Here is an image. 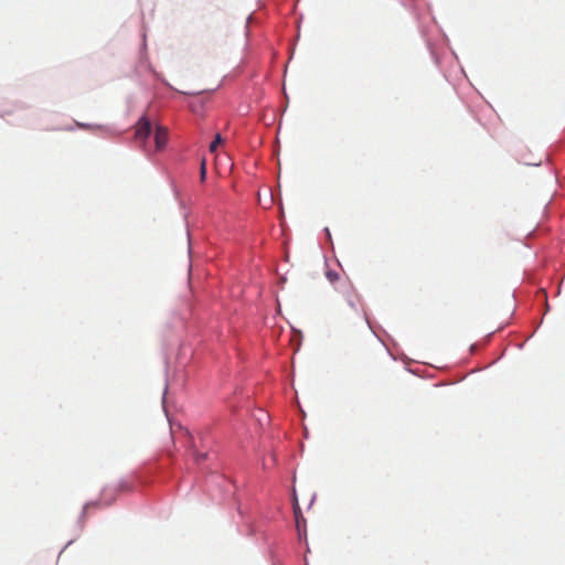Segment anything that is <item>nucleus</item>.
Segmentation results:
<instances>
[{
    "instance_id": "nucleus-4",
    "label": "nucleus",
    "mask_w": 565,
    "mask_h": 565,
    "mask_svg": "<svg viewBox=\"0 0 565 565\" xmlns=\"http://www.w3.org/2000/svg\"><path fill=\"white\" fill-rule=\"evenodd\" d=\"M192 448H193L192 455H193V457H194L196 462H201V461L206 459L207 454L206 452H200L199 450H196L194 443L192 444Z\"/></svg>"
},
{
    "instance_id": "nucleus-2",
    "label": "nucleus",
    "mask_w": 565,
    "mask_h": 565,
    "mask_svg": "<svg viewBox=\"0 0 565 565\" xmlns=\"http://www.w3.org/2000/svg\"><path fill=\"white\" fill-rule=\"evenodd\" d=\"M151 134V124L150 121L142 117L139 119V121L136 125V139L139 141H145Z\"/></svg>"
},
{
    "instance_id": "nucleus-1",
    "label": "nucleus",
    "mask_w": 565,
    "mask_h": 565,
    "mask_svg": "<svg viewBox=\"0 0 565 565\" xmlns=\"http://www.w3.org/2000/svg\"><path fill=\"white\" fill-rule=\"evenodd\" d=\"M326 276L331 284L339 282L337 288L347 294L348 305L352 308H355L360 301L351 282L347 278H341V276L334 270H328Z\"/></svg>"
},
{
    "instance_id": "nucleus-6",
    "label": "nucleus",
    "mask_w": 565,
    "mask_h": 565,
    "mask_svg": "<svg viewBox=\"0 0 565 565\" xmlns=\"http://www.w3.org/2000/svg\"><path fill=\"white\" fill-rule=\"evenodd\" d=\"M205 178H206V159L203 158L201 160V164H200V179H201V182H204Z\"/></svg>"
},
{
    "instance_id": "nucleus-3",
    "label": "nucleus",
    "mask_w": 565,
    "mask_h": 565,
    "mask_svg": "<svg viewBox=\"0 0 565 565\" xmlns=\"http://www.w3.org/2000/svg\"><path fill=\"white\" fill-rule=\"evenodd\" d=\"M168 140V130L163 127H157L154 134L156 149L161 150L164 148Z\"/></svg>"
},
{
    "instance_id": "nucleus-5",
    "label": "nucleus",
    "mask_w": 565,
    "mask_h": 565,
    "mask_svg": "<svg viewBox=\"0 0 565 565\" xmlns=\"http://www.w3.org/2000/svg\"><path fill=\"white\" fill-rule=\"evenodd\" d=\"M223 142V138L220 134L215 136V139L210 145V151L215 152L217 147Z\"/></svg>"
},
{
    "instance_id": "nucleus-7",
    "label": "nucleus",
    "mask_w": 565,
    "mask_h": 565,
    "mask_svg": "<svg viewBox=\"0 0 565 565\" xmlns=\"http://www.w3.org/2000/svg\"><path fill=\"white\" fill-rule=\"evenodd\" d=\"M294 510H295V515H296V521H297V526L299 527L300 524H301V521L299 520V514H300V508L297 503V499L295 498V504H294Z\"/></svg>"
}]
</instances>
